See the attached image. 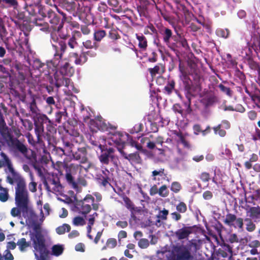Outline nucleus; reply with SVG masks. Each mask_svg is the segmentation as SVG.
I'll list each match as a JSON object with an SVG mask.
<instances>
[{"mask_svg": "<svg viewBox=\"0 0 260 260\" xmlns=\"http://www.w3.org/2000/svg\"><path fill=\"white\" fill-rule=\"evenodd\" d=\"M198 250V244L196 240H191L181 244L173 245L171 251H168L167 247L162 248L157 253L165 254L168 260H191L192 254Z\"/></svg>", "mask_w": 260, "mask_h": 260, "instance_id": "1", "label": "nucleus"}, {"mask_svg": "<svg viewBox=\"0 0 260 260\" xmlns=\"http://www.w3.org/2000/svg\"><path fill=\"white\" fill-rule=\"evenodd\" d=\"M37 205L38 208L40 209V218L39 220L38 219L37 215L31 211L27 213L28 215L27 216H25L24 217L25 218L26 223L32 228V231H30L29 233V237L34 248V242L31 239V237L32 235L37 234H39L42 237L43 240L44 246L45 247V239L42 234V229L40 224L43 222L45 217L49 215L50 211L49 205L47 203L45 204L43 206L44 211L42 208V202L41 200L37 201Z\"/></svg>", "mask_w": 260, "mask_h": 260, "instance_id": "2", "label": "nucleus"}, {"mask_svg": "<svg viewBox=\"0 0 260 260\" xmlns=\"http://www.w3.org/2000/svg\"><path fill=\"white\" fill-rule=\"evenodd\" d=\"M15 202L17 208L12 209L11 213L14 217L20 215L21 212L27 211L29 202L28 192L24 179H19L15 188Z\"/></svg>", "mask_w": 260, "mask_h": 260, "instance_id": "3", "label": "nucleus"}, {"mask_svg": "<svg viewBox=\"0 0 260 260\" xmlns=\"http://www.w3.org/2000/svg\"><path fill=\"white\" fill-rule=\"evenodd\" d=\"M106 143L109 145H115L118 148L123 147L125 143L129 144L133 147H136L140 149L141 146L136 144L135 141L127 133L123 132H116L113 134H109L106 137Z\"/></svg>", "mask_w": 260, "mask_h": 260, "instance_id": "4", "label": "nucleus"}, {"mask_svg": "<svg viewBox=\"0 0 260 260\" xmlns=\"http://www.w3.org/2000/svg\"><path fill=\"white\" fill-rule=\"evenodd\" d=\"M61 54L56 52L53 59L47 61L48 71L45 74H54L56 75V71L59 68L62 75H68L70 72V64L67 61H60Z\"/></svg>", "mask_w": 260, "mask_h": 260, "instance_id": "5", "label": "nucleus"}, {"mask_svg": "<svg viewBox=\"0 0 260 260\" xmlns=\"http://www.w3.org/2000/svg\"><path fill=\"white\" fill-rule=\"evenodd\" d=\"M1 155L2 159L0 160V168L6 167L5 171L8 174L7 181L12 184L15 181L17 183L19 179H23L14 170L12 162L8 157L3 152H2Z\"/></svg>", "mask_w": 260, "mask_h": 260, "instance_id": "6", "label": "nucleus"}, {"mask_svg": "<svg viewBox=\"0 0 260 260\" xmlns=\"http://www.w3.org/2000/svg\"><path fill=\"white\" fill-rule=\"evenodd\" d=\"M101 153L99 155L98 158L100 161L103 165H109L110 162L113 164L114 166H117L118 159V157L114 154V149L112 147H107V145L102 147L101 150Z\"/></svg>", "mask_w": 260, "mask_h": 260, "instance_id": "7", "label": "nucleus"}, {"mask_svg": "<svg viewBox=\"0 0 260 260\" xmlns=\"http://www.w3.org/2000/svg\"><path fill=\"white\" fill-rule=\"evenodd\" d=\"M82 169L81 166L78 164H72L66 167V179L68 183L77 191H80L81 188L78 184L74 181V176L80 173Z\"/></svg>", "mask_w": 260, "mask_h": 260, "instance_id": "8", "label": "nucleus"}, {"mask_svg": "<svg viewBox=\"0 0 260 260\" xmlns=\"http://www.w3.org/2000/svg\"><path fill=\"white\" fill-rule=\"evenodd\" d=\"M32 240L34 242V253L37 260H45L47 254L46 247L44 246L42 237L39 235H32Z\"/></svg>", "mask_w": 260, "mask_h": 260, "instance_id": "9", "label": "nucleus"}, {"mask_svg": "<svg viewBox=\"0 0 260 260\" xmlns=\"http://www.w3.org/2000/svg\"><path fill=\"white\" fill-rule=\"evenodd\" d=\"M96 56V53L95 51L89 50L83 51L79 55L77 53H71L69 55V59L71 61H73L77 65H82L87 61L88 56L94 57Z\"/></svg>", "mask_w": 260, "mask_h": 260, "instance_id": "10", "label": "nucleus"}, {"mask_svg": "<svg viewBox=\"0 0 260 260\" xmlns=\"http://www.w3.org/2000/svg\"><path fill=\"white\" fill-rule=\"evenodd\" d=\"M94 202V198L90 194H87L83 200L76 201L75 203V208L79 213L87 214L91 210V206L89 204Z\"/></svg>", "mask_w": 260, "mask_h": 260, "instance_id": "11", "label": "nucleus"}, {"mask_svg": "<svg viewBox=\"0 0 260 260\" xmlns=\"http://www.w3.org/2000/svg\"><path fill=\"white\" fill-rule=\"evenodd\" d=\"M44 186L48 192H53L56 194H61L63 188L58 181V178L48 179L44 182Z\"/></svg>", "mask_w": 260, "mask_h": 260, "instance_id": "12", "label": "nucleus"}, {"mask_svg": "<svg viewBox=\"0 0 260 260\" xmlns=\"http://www.w3.org/2000/svg\"><path fill=\"white\" fill-rule=\"evenodd\" d=\"M126 208L131 212V217L129 219V224L131 226H135L138 223V219L135 216V214L140 211V210L136 207L133 203L126 198L124 200Z\"/></svg>", "mask_w": 260, "mask_h": 260, "instance_id": "13", "label": "nucleus"}, {"mask_svg": "<svg viewBox=\"0 0 260 260\" xmlns=\"http://www.w3.org/2000/svg\"><path fill=\"white\" fill-rule=\"evenodd\" d=\"M90 127H96L98 129L101 131H105L108 129V126L101 117H98L96 119L90 120L89 122Z\"/></svg>", "mask_w": 260, "mask_h": 260, "instance_id": "14", "label": "nucleus"}, {"mask_svg": "<svg viewBox=\"0 0 260 260\" xmlns=\"http://www.w3.org/2000/svg\"><path fill=\"white\" fill-rule=\"evenodd\" d=\"M87 152L84 147L79 148L77 151L73 153L74 158L82 164L86 163L87 161Z\"/></svg>", "mask_w": 260, "mask_h": 260, "instance_id": "15", "label": "nucleus"}, {"mask_svg": "<svg viewBox=\"0 0 260 260\" xmlns=\"http://www.w3.org/2000/svg\"><path fill=\"white\" fill-rule=\"evenodd\" d=\"M54 78L56 80L55 85L58 88L64 85L68 88L69 90H73L74 89L73 83L69 78L61 77L60 79H59L57 78L56 75L54 76Z\"/></svg>", "mask_w": 260, "mask_h": 260, "instance_id": "16", "label": "nucleus"}, {"mask_svg": "<svg viewBox=\"0 0 260 260\" xmlns=\"http://www.w3.org/2000/svg\"><path fill=\"white\" fill-rule=\"evenodd\" d=\"M166 177V174L165 172V170L162 168L153 171L151 175L152 180L158 182V184H159V181L165 179Z\"/></svg>", "mask_w": 260, "mask_h": 260, "instance_id": "17", "label": "nucleus"}, {"mask_svg": "<svg viewBox=\"0 0 260 260\" xmlns=\"http://www.w3.org/2000/svg\"><path fill=\"white\" fill-rule=\"evenodd\" d=\"M190 234L191 231L189 228H183L177 230L175 235L178 239L182 240L187 238Z\"/></svg>", "mask_w": 260, "mask_h": 260, "instance_id": "18", "label": "nucleus"}, {"mask_svg": "<svg viewBox=\"0 0 260 260\" xmlns=\"http://www.w3.org/2000/svg\"><path fill=\"white\" fill-rule=\"evenodd\" d=\"M25 5L26 10L30 15H34L37 13L38 5H35L34 1H32V3H31L30 1L25 0Z\"/></svg>", "mask_w": 260, "mask_h": 260, "instance_id": "19", "label": "nucleus"}, {"mask_svg": "<svg viewBox=\"0 0 260 260\" xmlns=\"http://www.w3.org/2000/svg\"><path fill=\"white\" fill-rule=\"evenodd\" d=\"M90 143L100 150L102 149V147H104L107 145L106 137L104 136L100 137L99 141H96L91 139Z\"/></svg>", "mask_w": 260, "mask_h": 260, "instance_id": "20", "label": "nucleus"}, {"mask_svg": "<svg viewBox=\"0 0 260 260\" xmlns=\"http://www.w3.org/2000/svg\"><path fill=\"white\" fill-rule=\"evenodd\" d=\"M249 213V216L253 219H256L260 218V207H250L248 211Z\"/></svg>", "mask_w": 260, "mask_h": 260, "instance_id": "21", "label": "nucleus"}, {"mask_svg": "<svg viewBox=\"0 0 260 260\" xmlns=\"http://www.w3.org/2000/svg\"><path fill=\"white\" fill-rule=\"evenodd\" d=\"M98 214L96 212H94L93 214H90L86 217L87 220V230L88 233H90L91 231V227L93 225L95 218L98 217Z\"/></svg>", "mask_w": 260, "mask_h": 260, "instance_id": "22", "label": "nucleus"}, {"mask_svg": "<svg viewBox=\"0 0 260 260\" xmlns=\"http://www.w3.org/2000/svg\"><path fill=\"white\" fill-rule=\"evenodd\" d=\"M244 224L246 230L249 232H253L256 229V225L252 221L251 219L246 218L244 219Z\"/></svg>", "mask_w": 260, "mask_h": 260, "instance_id": "23", "label": "nucleus"}, {"mask_svg": "<svg viewBox=\"0 0 260 260\" xmlns=\"http://www.w3.org/2000/svg\"><path fill=\"white\" fill-rule=\"evenodd\" d=\"M152 77H154L157 74L160 75L164 72V67L162 66H156L153 68L148 69Z\"/></svg>", "mask_w": 260, "mask_h": 260, "instance_id": "24", "label": "nucleus"}, {"mask_svg": "<svg viewBox=\"0 0 260 260\" xmlns=\"http://www.w3.org/2000/svg\"><path fill=\"white\" fill-rule=\"evenodd\" d=\"M237 217L236 215L232 214H228L226 215L223 222L226 225L232 226L234 224Z\"/></svg>", "mask_w": 260, "mask_h": 260, "instance_id": "25", "label": "nucleus"}, {"mask_svg": "<svg viewBox=\"0 0 260 260\" xmlns=\"http://www.w3.org/2000/svg\"><path fill=\"white\" fill-rule=\"evenodd\" d=\"M137 39L139 41V47L142 49H145L147 47V44L145 37L143 35H136Z\"/></svg>", "mask_w": 260, "mask_h": 260, "instance_id": "26", "label": "nucleus"}, {"mask_svg": "<svg viewBox=\"0 0 260 260\" xmlns=\"http://www.w3.org/2000/svg\"><path fill=\"white\" fill-rule=\"evenodd\" d=\"M20 251H23L29 246V242H27L25 238H21L17 242Z\"/></svg>", "mask_w": 260, "mask_h": 260, "instance_id": "27", "label": "nucleus"}, {"mask_svg": "<svg viewBox=\"0 0 260 260\" xmlns=\"http://www.w3.org/2000/svg\"><path fill=\"white\" fill-rule=\"evenodd\" d=\"M180 78L185 83L189 84V77L184 69L179 65Z\"/></svg>", "mask_w": 260, "mask_h": 260, "instance_id": "28", "label": "nucleus"}, {"mask_svg": "<svg viewBox=\"0 0 260 260\" xmlns=\"http://www.w3.org/2000/svg\"><path fill=\"white\" fill-rule=\"evenodd\" d=\"M63 251V247L60 245H54L52 248V254L56 256L61 255Z\"/></svg>", "mask_w": 260, "mask_h": 260, "instance_id": "29", "label": "nucleus"}, {"mask_svg": "<svg viewBox=\"0 0 260 260\" xmlns=\"http://www.w3.org/2000/svg\"><path fill=\"white\" fill-rule=\"evenodd\" d=\"M71 229L70 225L64 223L62 225L58 226L56 229V232L58 234L61 235L66 232H68Z\"/></svg>", "mask_w": 260, "mask_h": 260, "instance_id": "30", "label": "nucleus"}, {"mask_svg": "<svg viewBox=\"0 0 260 260\" xmlns=\"http://www.w3.org/2000/svg\"><path fill=\"white\" fill-rule=\"evenodd\" d=\"M84 47L87 49H91L94 48L96 50L98 45L95 42H92L91 40H86L82 43Z\"/></svg>", "mask_w": 260, "mask_h": 260, "instance_id": "31", "label": "nucleus"}, {"mask_svg": "<svg viewBox=\"0 0 260 260\" xmlns=\"http://www.w3.org/2000/svg\"><path fill=\"white\" fill-rule=\"evenodd\" d=\"M244 220L241 218H237L236 219L234 224L232 226H234L235 228H238L239 229V232H243L244 230L243 225Z\"/></svg>", "mask_w": 260, "mask_h": 260, "instance_id": "32", "label": "nucleus"}, {"mask_svg": "<svg viewBox=\"0 0 260 260\" xmlns=\"http://www.w3.org/2000/svg\"><path fill=\"white\" fill-rule=\"evenodd\" d=\"M31 182L28 185V188L31 192H35L37 190V183L34 181L32 174L31 172L29 173Z\"/></svg>", "mask_w": 260, "mask_h": 260, "instance_id": "33", "label": "nucleus"}, {"mask_svg": "<svg viewBox=\"0 0 260 260\" xmlns=\"http://www.w3.org/2000/svg\"><path fill=\"white\" fill-rule=\"evenodd\" d=\"M213 129L214 132V134L216 135H219L221 137H223L226 135V132L225 130L222 129L221 125H217L213 127Z\"/></svg>", "mask_w": 260, "mask_h": 260, "instance_id": "34", "label": "nucleus"}, {"mask_svg": "<svg viewBox=\"0 0 260 260\" xmlns=\"http://www.w3.org/2000/svg\"><path fill=\"white\" fill-rule=\"evenodd\" d=\"M106 36V32L104 30H98L94 34V39L95 41L100 42Z\"/></svg>", "mask_w": 260, "mask_h": 260, "instance_id": "35", "label": "nucleus"}, {"mask_svg": "<svg viewBox=\"0 0 260 260\" xmlns=\"http://www.w3.org/2000/svg\"><path fill=\"white\" fill-rule=\"evenodd\" d=\"M216 34L218 37L226 38L229 36V31L226 29L218 28L216 31Z\"/></svg>", "mask_w": 260, "mask_h": 260, "instance_id": "36", "label": "nucleus"}, {"mask_svg": "<svg viewBox=\"0 0 260 260\" xmlns=\"http://www.w3.org/2000/svg\"><path fill=\"white\" fill-rule=\"evenodd\" d=\"M138 246L142 249L147 248L149 245V241L145 238L140 239L138 243Z\"/></svg>", "mask_w": 260, "mask_h": 260, "instance_id": "37", "label": "nucleus"}, {"mask_svg": "<svg viewBox=\"0 0 260 260\" xmlns=\"http://www.w3.org/2000/svg\"><path fill=\"white\" fill-rule=\"evenodd\" d=\"M169 190L166 185H164L158 189V194L161 197H166L169 195Z\"/></svg>", "mask_w": 260, "mask_h": 260, "instance_id": "38", "label": "nucleus"}, {"mask_svg": "<svg viewBox=\"0 0 260 260\" xmlns=\"http://www.w3.org/2000/svg\"><path fill=\"white\" fill-rule=\"evenodd\" d=\"M73 223L76 226H81L85 224V220L83 217L77 216L73 218Z\"/></svg>", "mask_w": 260, "mask_h": 260, "instance_id": "39", "label": "nucleus"}, {"mask_svg": "<svg viewBox=\"0 0 260 260\" xmlns=\"http://www.w3.org/2000/svg\"><path fill=\"white\" fill-rule=\"evenodd\" d=\"M118 151H119V152L120 153V154L125 158V159H127L128 160H131V159H132L134 157H137L138 155L137 154H135V153H131V154H127L126 153H125L122 150V149L120 147V148H118Z\"/></svg>", "mask_w": 260, "mask_h": 260, "instance_id": "40", "label": "nucleus"}, {"mask_svg": "<svg viewBox=\"0 0 260 260\" xmlns=\"http://www.w3.org/2000/svg\"><path fill=\"white\" fill-rule=\"evenodd\" d=\"M181 189V185L178 182H173L171 186V190L174 192L177 193Z\"/></svg>", "mask_w": 260, "mask_h": 260, "instance_id": "41", "label": "nucleus"}, {"mask_svg": "<svg viewBox=\"0 0 260 260\" xmlns=\"http://www.w3.org/2000/svg\"><path fill=\"white\" fill-rule=\"evenodd\" d=\"M169 211L167 210L164 209V210L159 212V213L157 215V218L159 219L166 220ZM158 221L159 222V220H158Z\"/></svg>", "mask_w": 260, "mask_h": 260, "instance_id": "42", "label": "nucleus"}, {"mask_svg": "<svg viewBox=\"0 0 260 260\" xmlns=\"http://www.w3.org/2000/svg\"><path fill=\"white\" fill-rule=\"evenodd\" d=\"M172 36V31L170 29L166 28L165 31L164 40L166 43H169L170 39Z\"/></svg>", "mask_w": 260, "mask_h": 260, "instance_id": "43", "label": "nucleus"}, {"mask_svg": "<svg viewBox=\"0 0 260 260\" xmlns=\"http://www.w3.org/2000/svg\"><path fill=\"white\" fill-rule=\"evenodd\" d=\"M177 210L180 213H184L187 210V207L185 203L180 202L176 207Z\"/></svg>", "mask_w": 260, "mask_h": 260, "instance_id": "44", "label": "nucleus"}, {"mask_svg": "<svg viewBox=\"0 0 260 260\" xmlns=\"http://www.w3.org/2000/svg\"><path fill=\"white\" fill-rule=\"evenodd\" d=\"M107 246L110 248H114L117 245V241L113 238L109 239L106 243Z\"/></svg>", "mask_w": 260, "mask_h": 260, "instance_id": "45", "label": "nucleus"}, {"mask_svg": "<svg viewBox=\"0 0 260 260\" xmlns=\"http://www.w3.org/2000/svg\"><path fill=\"white\" fill-rule=\"evenodd\" d=\"M111 174L107 169L103 170L100 174L99 179H109Z\"/></svg>", "mask_w": 260, "mask_h": 260, "instance_id": "46", "label": "nucleus"}, {"mask_svg": "<svg viewBox=\"0 0 260 260\" xmlns=\"http://www.w3.org/2000/svg\"><path fill=\"white\" fill-rule=\"evenodd\" d=\"M174 86L175 82L173 81H171L169 82L168 85L165 87V89L168 94H170L174 89Z\"/></svg>", "mask_w": 260, "mask_h": 260, "instance_id": "47", "label": "nucleus"}, {"mask_svg": "<svg viewBox=\"0 0 260 260\" xmlns=\"http://www.w3.org/2000/svg\"><path fill=\"white\" fill-rule=\"evenodd\" d=\"M219 87L220 89L225 93L226 94H227L229 96H231L232 93V91L230 90V88L226 87L222 84H220L219 85Z\"/></svg>", "mask_w": 260, "mask_h": 260, "instance_id": "48", "label": "nucleus"}, {"mask_svg": "<svg viewBox=\"0 0 260 260\" xmlns=\"http://www.w3.org/2000/svg\"><path fill=\"white\" fill-rule=\"evenodd\" d=\"M68 46L72 49L75 48L77 46V43L75 37L71 38L68 41Z\"/></svg>", "mask_w": 260, "mask_h": 260, "instance_id": "49", "label": "nucleus"}, {"mask_svg": "<svg viewBox=\"0 0 260 260\" xmlns=\"http://www.w3.org/2000/svg\"><path fill=\"white\" fill-rule=\"evenodd\" d=\"M4 257L5 260H13L14 257L10 251L7 249L4 253Z\"/></svg>", "mask_w": 260, "mask_h": 260, "instance_id": "50", "label": "nucleus"}, {"mask_svg": "<svg viewBox=\"0 0 260 260\" xmlns=\"http://www.w3.org/2000/svg\"><path fill=\"white\" fill-rule=\"evenodd\" d=\"M157 153L158 154H159V155H160V157L159 158V159L160 161H164L167 159V158L165 156V151L164 150H162L161 149H158V153Z\"/></svg>", "mask_w": 260, "mask_h": 260, "instance_id": "51", "label": "nucleus"}, {"mask_svg": "<svg viewBox=\"0 0 260 260\" xmlns=\"http://www.w3.org/2000/svg\"><path fill=\"white\" fill-rule=\"evenodd\" d=\"M68 215V212L67 209H66L64 208H62L59 212V217L60 218H65Z\"/></svg>", "mask_w": 260, "mask_h": 260, "instance_id": "52", "label": "nucleus"}, {"mask_svg": "<svg viewBox=\"0 0 260 260\" xmlns=\"http://www.w3.org/2000/svg\"><path fill=\"white\" fill-rule=\"evenodd\" d=\"M229 241L231 243L238 242L239 238L236 234H232L229 237Z\"/></svg>", "mask_w": 260, "mask_h": 260, "instance_id": "53", "label": "nucleus"}, {"mask_svg": "<svg viewBox=\"0 0 260 260\" xmlns=\"http://www.w3.org/2000/svg\"><path fill=\"white\" fill-rule=\"evenodd\" d=\"M246 202L248 203H253V201H256V198L255 196V191L251 196H248L245 198Z\"/></svg>", "mask_w": 260, "mask_h": 260, "instance_id": "54", "label": "nucleus"}, {"mask_svg": "<svg viewBox=\"0 0 260 260\" xmlns=\"http://www.w3.org/2000/svg\"><path fill=\"white\" fill-rule=\"evenodd\" d=\"M249 246L251 248H257L260 246V242L258 240H255L251 241Z\"/></svg>", "mask_w": 260, "mask_h": 260, "instance_id": "55", "label": "nucleus"}, {"mask_svg": "<svg viewBox=\"0 0 260 260\" xmlns=\"http://www.w3.org/2000/svg\"><path fill=\"white\" fill-rule=\"evenodd\" d=\"M3 2L14 8L16 7L18 4L16 0H4Z\"/></svg>", "mask_w": 260, "mask_h": 260, "instance_id": "56", "label": "nucleus"}, {"mask_svg": "<svg viewBox=\"0 0 260 260\" xmlns=\"http://www.w3.org/2000/svg\"><path fill=\"white\" fill-rule=\"evenodd\" d=\"M212 193L210 191H206L203 194V198L205 200H210L212 198Z\"/></svg>", "mask_w": 260, "mask_h": 260, "instance_id": "57", "label": "nucleus"}, {"mask_svg": "<svg viewBox=\"0 0 260 260\" xmlns=\"http://www.w3.org/2000/svg\"><path fill=\"white\" fill-rule=\"evenodd\" d=\"M157 193H158V189L156 185L152 186L150 189V194L151 196H154Z\"/></svg>", "mask_w": 260, "mask_h": 260, "instance_id": "58", "label": "nucleus"}, {"mask_svg": "<svg viewBox=\"0 0 260 260\" xmlns=\"http://www.w3.org/2000/svg\"><path fill=\"white\" fill-rule=\"evenodd\" d=\"M193 133L196 135H198L201 132V128L200 125L195 124L193 126Z\"/></svg>", "mask_w": 260, "mask_h": 260, "instance_id": "59", "label": "nucleus"}, {"mask_svg": "<svg viewBox=\"0 0 260 260\" xmlns=\"http://www.w3.org/2000/svg\"><path fill=\"white\" fill-rule=\"evenodd\" d=\"M171 215L172 218L175 221H178L181 218V215L176 212L172 213Z\"/></svg>", "mask_w": 260, "mask_h": 260, "instance_id": "60", "label": "nucleus"}, {"mask_svg": "<svg viewBox=\"0 0 260 260\" xmlns=\"http://www.w3.org/2000/svg\"><path fill=\"white\" fill-rule=\"evenodd\" d=\"M35 64L36 67L38 68L39 69L42 68L45 66H46L47 68V63L45 64L41 62L39 60H36L35 61Z\"/></svg>", "mask_w": 260, "mask_h": 260, "instance_id": "61", "label": "nucleus"}, {"mask_svg": "<svg viewBox=\"0 0 260 260\" xmlns=\"http://www.w3.org/2000/svg\"><path fill=\"white\" fill-rule=\"evenodd\" d=\"M84 245L82 243H78L75 246V249L77 251L84 252Z\"/></svg>", "mask_w": 260, "mask_h": 260, "instance_id": "62", "label": "nucleus"}, {"mask_svg": "<svg viewBox=\"0 0 260 260\" xmlns=\"http://www.w3.org/2000/svg\"><path fill=\"white\" fill-rule=\"evenodd\" d=\"M201 179L203 181H208L210 179L209 174L205 172L202 173L201 175Z\"/></svg>", "mask_w": 260, "mask_h": 260, "instance_id": "63", "label": "nucleus"}, {"mask_svg": "<svg viewBox=\"0 0 260 260\" xmlns=\"http://www.w3.org/2000/svg\"><path fill=\"white\" fill-rule=\"evenodd\" d=\"M116 225L123 229L127 226V222L126 221H119L116 223Z\"/></svg>", "mask_w": 260, "mask_h": 260, "instance_id": "64", "label": "nucleus"}]
</instances>
